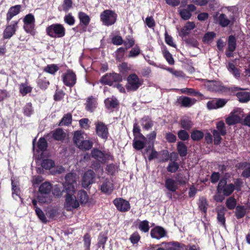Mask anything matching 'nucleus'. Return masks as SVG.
<instances>
[{"instance_id": "nucleus-40", "label": "nucleus", "mask_w": 250, "mask_h": 250, "mask_svg": "<svg viewBox=\"0 0 250 250\" xmlns=\"http://www.w3.org/2000/svg\"><path fill=\"white\" fill-rule=\"evenodd\" d=\"M216 131H218V132L222 136H224L227 133V130L225 126V125L223 121H220L216 123Z\"/></svg>"}, {"instance_id": "nucleus-42", "label": "nucleus", "mask_w": 250, "mask_h": 250, "mask_svg": "<svg viewBox=\"0 0 250 250\" xmlns=\"http://www.w3.org/2000/svg\"><path fill=\"white\" fill-rule=\"evenodd\" d=\"M132 66L130 63H121L119 66L120 72L123 74L127 73L132 70Z\"/></svg>"}, {"instance_id": "nucleus-64", "label": "nucleus", "mask_w": 250, "mask_h": 250, "mask_svg": "<svg viewBox=\"0 0 250 250\" xmlns=\"http://www.w3.org/2000/svg\"><path fill=\"white\" fill-rule=\"evenodd\" d=\"M176 179L177 184L180 185L186 184L188 181V179L186 177L182 176L181 174L176 175Z\"/></svg>"}, {"instance_id": "nucleus-31", "label": "nucleus", "mask_w": 250, "mask_h": 250, "mask_svg": "<svg viewBox=\"0 0 250 250\" xmlns=\"http://www.w3.org/2000/svg\"><path fill=\"white\" fill-rule=\"evenodd\" d=\"M239 168H245L242 173V176L245 178L250 177V166L247 163H242L239 164Z\"/></svg>"}, {"instance_id": "nucleus-39", "label": "nucleus", "mask_w": 250, "mask_h": 250, "mask_svg": "<svg viewBox=\"0 0 250 250\" xmlns=\"http://www.w3.org/2000/svg\"><path fill=\"white\" fill-rule=\"evenodd\" d=\"M19 89L20 93L22 95H25L32 91V88L26 83H22L20 85Z\"/></svg>"}, {"instance_id": "nucleus-2", "label": "nucleus", "mask_w": 250, "mask_h": 250, "mask_svg": "<svg viewBox=\"0 0 250 250\" xmlns=\"http://www.w3.org/2000/svg\"><path fill=\"white\" fill-rule=\"evenodd\" d=\"M46 32L51 38H61L65 36V29L62 24L54 23L46 27Z\"/></svg>"}, {"instance_id": "nucleus-16", "label": "nucleus", "mask_w": 250, "mask_h": 250, "mask_svg": "<svg viewBox=\"0 0 250 250\" xmlns=\"http://www.w3.org/2000/svg\"><path fill=\"white\" fill-rule=\"evenodd\" d=\"M95 177V173L92 170H87L84 174L83 181L82 185L84 188L88 187L89 185L93 183V180Z\"/></svg>"}, {"instance_id": "nucleus-48", "label": "nucleus", "mask_w": 250, "mask_h": 250, "mask_svg": "<svg viewBox=\"0 0 250 250\" xmlns=\"http://www.w3.org/2000/svg\"><path fill=\"white\" fill-rule=\"evenodd\" d=\"M139 229L143 232H148L149 229L148 222L146 220L141 221L139 224Z\"/></svg>"}, {"instance_id": "nucleus-9", "label": "nucleus", "mask_w": 250, "mask_h": 250, "mask_svg": "<svg viewBox=\"0 0 250 250\" xmlns=\"http://www.w3.org/2000/svg\"><path fill=\"white\" fill-rule=\"evenodd\" d=\"M76 179V174L72 173H69L65 176V181L63 184V187L66 191L70 192H75L74 184H75Z\"/></svg>"}, {"instance_id": "nucleus-23", "label": "nucleus", "mask_w": 250, "mask_h": 250, "mask_svg": "<svg viewBox=\"0 0 250 250\" xmlns=\"http://www.w3.org/2000/svg\"><path fill=\"white\" fill-rule=\"evenodd\" d=\"M180 124L181 127L185 130H189L193 125L190 118L188 117H183L180 121Z\"/></svg>"}, {"instance_id": "nucleus-11", "label": "nucleus", "mask_w": 250, "mask_h": 250, "mask_svg": "<svg viewBox=\"0 0 250 250\" xmlns=\"http://www.w3.org/2000/svg\"><path fill=\"white\" fill-rule=\"evenodd\" d=\"M96 132L97 135L101 138L106 140L108 136V128L104 123L101 121L95 122Z\"/></svg>"}, {"instance_id": "nucleus-55", "label": "nucleus", "mask_w": 250, "mask_h": 250, "mask_svg": "<svg viewBox=\"0 0 250 250\" xmlns=\"http://www.w3.org/2000/svg\"><path fill=\"white\" fill-rule=\"evenodd\" d=\"M179 167V166L177 163L172 162L169 163L167 167V170L168 172L174 173L178 170Z\"/></svg>"}, {"instance_id": "nucleus-58", "label": "nucleus", "mask_w": 250, "mask_h": 250, "mask_svg": "<svg viewBox=\"0 0 250 250\" xmlns=\"http://www.w3.org/2000/svg\"><path fill=\"white\" fill-rule=\"evenodd\" d=\"M24 24H35L34 16L32 14L26 15L23 20Z\"/></svg>"}, {"instance_id": "nucleus-3", "label": "nucleus", "mask_w": 250, "mask_h": 250, "mask_svg": "<svg viewBox=\"0 0 250 250\" xmlns=\"http://www.w3.org/2000/svg\"><path fill=\"white\" fill-rule=\"evenodd\" d=\"M52 186L49 182H44L39 188L40 193L38 195L39 202L41 203H48L51 202L49 193Z\"/></svg>"}, {"instance_id": "nucleus-14", "label": "nucleus", "mask_w": 250, "mask_h": 250, "mask_svg": "<svg viewBox=\"0 0 250 250\" xmlns=\"http://www.w3.org/2000/svg\"><path fill=\"white\" fill-rule=\"evenodd\" d=\"M19 21H12L10 25H7L3 31V37L4 39H10L15 34L18 27Z\"/></svg>"}, {"instance_id": "nucleus-19", "label": "nucleus", "mask_w": 250, "mask_h": 250, "mask_svg": "<svg viewBox=\"0 0 250 250\" xmlns=\"http://www.w3.org/2000/svg\"><path fill=\"white\" fill-rule=\"evenodd\" d=\"M165 186L168 190L171 192H175L178 189L177 182L171 178L166 179Z\"/></svg>"}, {"instance_id": "nucleus-60", "label": "nucleus", "mask_w": 250, "mask_h": 250, "mask_svg": "<svg viewBox=\"0 0 250 250\" xmlns=\"http://www.w3.org/2000/svg\"><path fill=\"white\" fill-rule=\"evenodd\" d=\"M12 195L13 197L16 199V197L20 198V188L15 185V183L12 181Z\"/></svg>"}, {"instance_id": "nucleus-38", "label": "nucleus", "mask_w": 250, "mask_h": 250, "mask_svg": "<svg viewBox=\"0 0 250 250\" xmlns=\"http://www.w3.org/2000/svg\"><path fill=\"white\" fill-rule=\"evenodd\" d=\"M179 154L181 157H184L187 154V147L184 143L180 142L177 145Z\"/></svg>"}, {"instance_id": "nucleus-1", "label": "nucleus", "mask_w": 250, "mask_h": 250, "mask_svg": "<svg viewBox=\"0 0 250 250\" xmlns=\"http://www.w3.org/2000/svg\"><path fill=\"white\" fill-rule=\"evenodd\" d=\"M73 140L77 147L82 150H89L93 146L91 141L84 139L83 134L81 131L75 132Z\"/></svg>"}, {"instance_id": "nucleus-21", "label": "nucleus", "mask_w": 250, "mask_h": 250, "mask_svg": "<svg viewBox=\"0 0 250 250\" xmlns=\"http://www.w3.org/2000/svg\"><path fill=\"white\" fill-rule=\"evenodd\" d=\"M48 136H52L55 140L61 141L65 137V134L61 128H57L56 130L50 132Z\"/></svg>"}, {"instance_id": "nucleus-45", "label": "nucleus", "mask_w": 250, "mask_h": 250, "mask_svg": "<svg viewBox=\"0 0 250 250\" xmlns=\"http://www.w3.org/2000/svg\"><path fill=\"white\" fill-rule=\"evenodd\" d=\"M226 123L229 125H233L240 122L238 120V118L234 116L233 113H230L228 117L226 120Z\"/></svg>"}, {"instance_id": "nucleus-53", "label": "nucleus", "mask_w": 250, "mask_h": 250, "mask_svg": "<svg viewBox=\"0 0 250 250\" xmlns=\"http://www.w3.org/2000/svg\"><path fill=\"white\" fill-rule=\"evenodd\" d=\"M134 44L135 41L134 39L130 36L126 37L125 40L124 42V44L125 46L126 49L132 47Z\"/></svg>"}, {"instance_id": "nucleus-32", "label": "nucleus", "mask_w": 250, "mask_h": 250, "mask_svg": "<svg viewBox=\"0 0 250 250\" xmlns=\"http://www.w3.org/2000/svg\"><path fill=\"white\" fill-rule=\"evenodd\" d=\"M155 64V66L158 67H160L161 68L166 69L169 71L170 73L173 74L175 76L177 77H183V73L182 71H175L172 68L170 67H164V65L159 64V65H157V63H154Z\"/></svg>"}, {"instance_id": "nucleus-36", "label": "nucleus", "mask_w": 250, "mask_h": 250, "mask_svg": "<svg viewBox=\"0 0 250 250\" xmlns=\"http://www.w3.org/2000/svg\"><path fill=\"white\" fill-rule=\"evenodd\" d=\"M246 208L242 206H238L235 209V215L237 219L243 218L246 214Z\"/></svg>"}, {"instance_id": "nucleus-29", "label": "nucleus", "mask_w": 250, "mask_h": 250, "mask_svg": "<svg viewBox=\"0 0 250 250\" xmlns=\"http://www.w3.org/2000/svg\"><path fill=\"white\" fill-rule=\"evenodd\" d=\"M218 22L222 27H227L231 22L229 20L227 17L226 15L224 14H221L219 15L218 18Z\"/></svg>"}, {"instance_id": "nucleus-8", "label": "nucleus", "mask_w": 250, "mask_h": 250, "mask_svg": "<svg viewBox=\"0 0 250 250\" xmlns=\"http://www.w3.org/2000/svg\"><path fill=\"white\" fill-rule=\"evenodd\" d=\"M62 77L63 83L67 86L73 87L76 83V75L71 70H67L62 73Z\"/></svg>"}, {"instance_id": "nucleus-7", "label": "nucleus", "mask_w": 250, "mask_h": 250, "mask_svg": "<svg viewBox=\"0 0 250 250\" xmlns=\"http://www.w3.org/2000/svg\"><path fill=\"white\" fill-rule=\"evenodd\" d=\"M66 192L67 194L65 197L64 205L65 209L68 211H70L78 208L80 206V203L74 195V192Z\"/></svg>"}, {"instance_id": "nucleus-4", "label": "nucleus", "mask_w": 250, "mask_h": 250, "mask_svg": "<svg viewBox=\"0 0 250 250\" xmlns=\"http://www.w3.org/2000/svg\"><path fill=\"white\" fill-rule=\"evenodd\" d=\"M117 14L111 10H105L100 15V19L103 24L107 26L114 24L117 21Z\"/></svg>"}, {"instance_id": "nucleus-30", "label": "nucleus", "mask_w": 250, "mask_h": 250, "mask_svg": "<svg viewBox=\"0 0 250 250\" xmlns=\"http://www.w3.org/2000/svg\"><path fill=\"white\" fill-rule=\"evenodd\" d=\"M236 96L239 101L241 103H246L250 100V94L248 92L241 91L238 92Z\"/></svg>"}, {"instance_id": "nucleus-13", "label": "nucleus", "mask_w": 250, "mask_h": 250, "mask_svg": "<svg viewBox=\"0 0 250 250\" xmlns=\"http://www.w3.org/2000/svg\"><path fill=\"white\" fill-rule=\"evenodd\" d=\"M236 48V39L233 35H230L228 39V47L226 50V55L228 57L233 56V52Z\"/></svg>"}, {"instance_id": "nucleus-18", "label": "nucleus", "mask_w": 250, "mask_h": 250, "mask_svg": "<svg viewBox=\"0 0 250 250\" xmlns=\"http://www.w3.org/2000/svg\"><path fill=\"white\" fill-rule=\"evenodd\" d=\"M21 6L16 5L11 7L6 15V21L9 22L15 16L18 15L21 11Z\"/></svg>"}, {"instance_id": "nucleus-5", "label": "nucleus", "mask_w": 250, "mask_h": 250, "mask_svg": "<svg viewBox=\"0 0 250 250\" xmlns=\"http://www.w3.org/2000/svg\"><path fill=\"white\" fill-rule=\"evenodd\" d=\"M143 81L135 74L129 75L127 78L126 88L128 91L137 90L143 84Z\"/></svg>"}, {"instance_id": "nucleus-44", "label": "nucleus", "mask_w": 250, "mask_h": 250, "mask_svg": "<svg viewBox=\"0 0 250 250\" xmlns=\"http://www.w3.org/2000/svg\"><path fill=\"white\" fill-rule=\"evenodd\" d=\"M35 212L38 217L42 223H46L48 222L44 213L40 208H36L35 209Z\"/></svg>"}, {"instance_id": "nucleus-57", "label": "nucleus", "mask_w": 250, "mask_h": 250, "mask_svg": "<svg viewBox=\"0 0 250 250\" xmlns=\"http://www.w3.org/2000/svg\"><path fill=\"white\" fill-rule=\"evenodd\" d=\"M236 205V201L232 197L228 198L226 201V206L229 209H233Z\"/></svg>"}, {"instance_id": "nucleus-28", "label": "nucleus", "mask_w": 250, "mask_h": 250, "mask_svg": "<svg viewBox=\"0 0 250 250\" xmlns=\"http://www.w3.org/2000/svg\"><path fill=\"white\" fill-rule=\"evenodd\" d=\"M78 18L80 23L85 26L88 25L90 22V18L88 15L83 12H80L78 14Z\"/></svg>"}, {"instance_id": "nucleus-50", "label": "nucleus", "mask_w": 250, "mask_h": 250, "mask_svg": "<svg viewBox=\"0 0 250 250\" xmlns=\"http://www.w3.org/2000/svg\"><path fill=\"white\" fill-rule=\"evenodd\" d=\"M72 121V116L70 114H66L62 118L60 123V125H66L71 124Z\"/></svg>"}, {"instance_id": "nucleus-17", "label": "nucleus", "mask_w": 250, "mask_h": 250, "mask_svg": "<svg viewBox=\"0 0 250 250\" xmlns=\"http://www.w3.org/2000/svg\"><path fill=\"white\" fill-rule=\"evenodd\" d=\"M166 235V230L161 227L157 226L152 229L150 231L151 236L157 239H160Z\"/></svg>"}, {"instance_id": "nucleus-52", "label": "nucleus", "mask_w": 250, "mask_h": 250, "mask_svg": "<svg viewBox=\"0 0 250 250\" xmlns=\"http://www.w3.org/2000/svg\"><path fill=\"white\" fill-rule=\"evenodd\" d=\"M47 145L46 140L43 138H41L38 142V147L41 151H43L47 148Z\"/></svg>"}, {"instance_id": "nucleus-41", "label": "nucleus", "mask_w": 250, "mask_h": 250, "mask_svg": "<svg viewBox=\"0 0 250 250\" xmlns=\"http://www.w3.org/2000/svg\"><path fill=\"white\" fill-rule=\"evenodd\" d=\"M41 166L42 168L46 169H50L55 166L54 162L50 159H45L42 161Z\"/></svg>"}, {"instance_id": "nucleus-10", "label": "nucleus", "mask_w": 250, "mask_h": 250, "mask_svg": "<svg viewBox=\"0 0 250 250\" xmlns=\"http://www.w3.org/2000/svg\"><path fill=\"white\" fill-rule=\"evenodd\" d=\"M123 80V77L119 74L115 73L107 74L103 76L101 80V83L112 85L114 82H120Z\"/></svg>"}, {"instance_id": "nucleus-34", "label": "nucleus", "mask_w": 250, "mask_h": 250, "mask_svg": "<svg viewBox=\"0 0 250 250\" xmlns=\"http://www.w3.org/2000/svg\"><path fill=\"white\" fill-rule=\"evenodd\" d=\"M196 100L194 98L184 97L181 100L182 104L185 107H189L194 104Z\"/></svg>"}, {"instance_id": "nucleus-25", "label": "nucleus", "mask_w": 250, "mask_h": 250, "mask_svg": "<svg viewBox=\"0 0 250 250\" xmlns=\"http://www.w3.org/2000/svg\"><path fill=\"white\" fill-rule=\"evenodd\" d=\"M105 106L108 108H113L118 105V101L114 97L108 98L104 100Z\"/></svg>"}, {"instance_id": "nucleus-20", "label": "nucleus", "mask_w": 250, "mask_h": 250, "mask_svg": "<svg viewBox=\"0 0 250 250\" xmlns=\"http://www.w3.org/2000/svg\"><path fill=\"white\" fill-rule=\"evenodd\" d=\"M205 86L210 91H218L220 90L221 83L217 81H206Z\"/></svg>"}, {"instance_id": "nucleus-37", "label": "nucleus", "mask_w": 250, "mask_h": 250, "mask_svg": "<svg viewBox=\"0 0 250 250\" xmlns=\"http://www.w3.org/2000/svg\"><path fill=\"white\" fill-rule=\"evenodd\" d=\"M227 68L228 70L235 77L238 78L240 77V70L235 66V63H229Z\"/></svg>"}, {"instance_id": "nucleus-27", "label": "nucleus", "mask_w": 250, "mask_h": 250, "mask_svg": "<svg viewBox=\"0 0 250 250\" xmlns=\"http://www.w3.org/2000/svg\"><path fill=\"white\" fill-rule=\"evenodd\" d=\"M162 245L167 250H181L180 244L177 242L163 243Z\"/></svg>"}, {"instance_id": "nucleus-33", "label": "nucleus", "mask_w": 250, "mask_h": 250, "mask_svg": "<svg viewBox=\"0 0 250 250\" xmlns=\"http://www.w3.org/2000/svg\"><path fill=\"white\" fill-rule=\"evenodd\" d=\"M96 100L95 98L91 97H89L87 100L86 107L87 110L92 112L96 107Z\"/></svg>"}, {"instance_id": "nucleus-47", "label": "nucleus", "mask_w": 250, "mask_h": 250, "mask_svg": "<svg viewBox=\"0 0 250 250\" xmlns=\"http://www.w3.org/2000/svg\"><path fill=\"white\" fill-rule=\"evenodd\" d=\"M203 136V133L199 130H194L191 134V138L194 141H199L202 139Z\"/></svg>"}, {"instance_id": "nucleus-63", "label": "nucleus", "mask_w": 250, "mask_h": 250, "mask_svg": "<svg viewBox=\"0 0 250 250\" xmlns=\"http://www.w3.org/2000/svg\"><path fill=\"white\" fill-rule=\"evenodd\" d=\"M178 138L183 140L186 141L189 138V134L185 130H180L177 133Z\"/></svg>"}, {"instance_id": "nucleus-43", "label": "nucleus", "mask_w": 250, "mask_h": 250, "mask_svg": "<svg viewBox=\"0 0 250 250\" xmlns=\"http://www.w3.org/2000/svg\"><path fill=\"white\" fill-rule=\"evenodd\" d=\"M35 26V24H24L23 28L26 33L34 36L36 34Z\"/></svg>"}, {"instance_id": "nucleus-54", "label": "nucleus", "mask_w": 250, "mask_h": 250, "mask_svg": "<svg viewBox=\"0 0 250 250\" xmlns=\"http://www.w3.org/2000/svg\"><path fill=\"white\" fill-rule=\"evenodd\" d=\"M64 21L69 25L72 26L75 23V20L72 14L69 13L64 17Z\"/></svg>"}, {"instance_id": "nucleus-35", "label": "nucleus", "mask_w": 250, "mask_h": 250, "mask_svg": "<svg viewBox=\"0 0 250 250\" xmlns=\"http://www.w3.org/2000/svg\"><path fill=\"white\" fill-rule=\"evenodd\" d=\"M208 206V204L206 199L203 197L200 198L198 202V207L200 210L206 213Z\"/></svg>"}, {"instance_id": "nucleus-15", "label": "nucleus", "mask_w": 250, "mask_h": 250, "mask_svg": "<svg viewBox=\"0 0 250 250\" xmlns=\"http://www.w3.org/2000/svg\"><path fill=\"white\" fill-rule=\"evenodd\" d=\"M113 203L117 208L121 211H127L130 208L129 203L122 198L115 199Z\"/></svg>"}, {"instance_id": "nucleus-62", "label": "nucleus", "mask_w": 250, "mask_h": 250, "mask_svg": "<svg viewBox=\"0 0 250 250\" xmlns=\"http://www.w3.org/2000/svg\"><path fill=\"white\" fill-rule=\"evenodd\" d=\"M72 0H63L62 3V9L65 12H67L72 7Z\"/></svg>"}, {"instance_id": "nucleus-22", "label": "nucleus", "mask_w": 250, "mask_h": 250, "mask_svg": "<svg viewBox=\"0 0 250 250\" xmlns=\"http://www.w3.org/2000/svg\"><path fill=\"white\" fill-rule=\"evenodd\" d=\"M77 197L79 203L83 206L85 205L89 201V197L86 192L84 190H82L79 191Z\"/></svg>"}, {"instance_id": "nucleus-59", "label": "nucleus", "mask_w": 250, "mask_h": 250, "mask_svg": "<svg viewBox=\"0 0 250 250\" xmlns=\"http://www.w3.org/2000/svg\"><path fill=\"white\" fill-rule=\"evenodd\" d=\"M179 14L181 17L184 20L189 19L191 16V14L187 9H181L179 11Z\"/></svg>"}, {"instance_id": "nucleus-56", "label": "nucleus", "mask_w": 250, "mask_h": 250, "mask_svg": "<svg viewBox=\"0 0 250 250\" xmlns=\"http://www.w3.org/2000/svg\"><path fill=\"white\" fill-rule=\"evenodd\" d=\"M23 113L27 116H30L33 113L32 104L27 103L23 107Z\"/></svg>"}, {"instance_id": "nucleus-24", "label": "nucleus", "mask_w": 250, "mask_h": 250, "mask_svg": "<svg viewBox=\"0 0 250 250\" xmlns=\"http://www.w3.org/2000/svg\"><path fill=\"white\" fill-rule=\"evenodd\" d=\"M101 189L104 193L110 194L113 190V185L109 181H106L102 185Z\"/></svg>"}, {"instance_id": "nucleus-49", "label": "nucleus", "mask_w": 250, "mask_h": 250, "mask_svg": "<svg viewBox=\"0 0 250 250\" xmlns=\"http://www.w3.org/2000/svg\"><path fill=\"white\" fill-rule=\"evenodd\" d=\"M231 113H233L234 116L238 118V120L240 122L242 120L245 116L243 110L241 108H236Z\"/></svg>"}, {"instance_id": "nucleus-61", "label": "nucleus", "mask_w": 250, "mask_h": 250, "mask_svg": "<svg viewBox=\"0 0 250 250\" xmlns=\"http://www.w3.org/2000/svg\"><path fill=\"white\" fill-rule=\"evenodd\" d=\"M84 247L85 250H90L91 245V238L88 234H86L83 237Z\"/></svg>"}, {"instance_id": "nucleus-12", "label": "nucleus", "mask_w": 250, "mask_h": 250, "mask_svg": "<svg viewBox=\"0 0 250 250\" xmlns=\"http://www.w3.org/2000/svg\"><path fill=\"white\" fill-rule=\"evenodd\" d=\"M91 155L93 158L102 163H105L106 160L110 158V155L108 153H104L95 148L91 151Z\"/></svg>"}, {"instance_id": "nucleus-46", "label": "nucleus", "mask_w": 250, "mask_h": 250, "mask_svg": "<svg viewBox=\"0 0 250 250\" xmlns=\"http://www.w3.org/2000/svg\"><path fill=\"white\" fill-rule=\"evenodd\" d=\"M216 34L214 32H208L203 37V41L205 43L210 42L215 37Z\"/></svg>"}, {"instance_id": "nucleus-51", "label": "nucleus", "mask_w": 250, "mask_h": 250, "mask_svg": "<svg viewBox=\"0 0 250 250\" xmlns=\"http://www.w3.org/2000/svg\"><path fill=\"white\" fill-rule=\"evenodd\" d=\"M58 70L59 67L55 64L48 65L44 69V71L51 74H55Z\"/></svg>"}, {"instance_id": "nucleus-26", "label": "nucleus", "mask_w": 250, "mask_h": 250, "mask_svg": "<svg viewBox=\"0 0 250 250\" xmlns=\"http://www.w3.org/2000/svg\"><path fill=\"white\" fill-rule=\"evenodd\" d=\"M226 209L224 207H221L220 208H217V220L218 222L222 225L225 226V214L226 212Z\"/></svg>"}, {"instance_id": "nucleus-6", "label": "nucleus", "mask_w": 250, "mask_h": 250, "mask_svg": "<svg viewBox=\"0 0 250 250\" xmlns=\"http://www.w3.org/2000/svg\"><path fill=\"white\" fill-rule=\"evenodd\" d=\"M235 189L234 186L232 184H227L226 178L222 179L219 182L217 190L218 193H223L225 196H229Z\"/></svg>"}]
</instances>
